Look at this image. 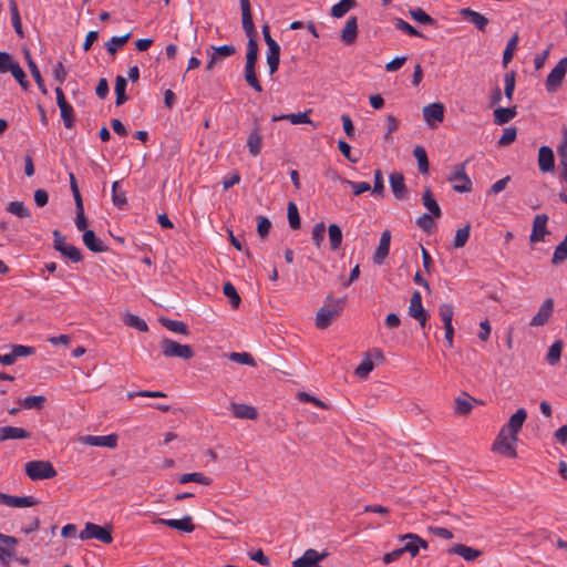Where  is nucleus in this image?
I'll use <instances>...</instances> for the list:
<instances>
[{"mask_svg": "<svg viewBox=\"0 0 567 567\" xmlns=\"http://www.w3.org/2000/svg\"><path fill=\"white\" fill-rule=\"evenodd\" d=\"M326 303L321 307L316 316V326L319 329L328 328L334 318L340 316L346 305V298L334 299L332 293H329L326 298Z\"/></svg>", "mask_w": 567, "mask_h": 567, "instance_id": "obj_1", "label": "nucleus"}, {"mask_svg": "<svg viewBox=\"0 0 567 567\" xmlns=\"http://www.w3.org/2000/svg\"><path fill=\"white\" fill-rule=\"evenodd\" d=\"M470 159L461 164H456L452 167L447 181L452 184V187L457 193H470L473 188V183L466 174V165Z\"/></svg>", "mask_w": 567, "mask_h": 567, "instance_id": "obj_2", "label": "nucleus"}, {"mask_svg": "<svg viewBox=\"0 0 567 567\" xmlns=\"http://www.w3.org/2000/svg\"><path fill=\"white\" fill-rule=\"evenodd\" d=\"M25 474L32 481L49 480L56 475V471L49 461H30L24 466Z\"/></svg>", "mask_w": 567, "mask_h": 567, "instance_id": "obj_3", "label": "nucleus"}, {"mask_svg": "<svg viewBox=\"0 0 567 567\" xmlns=\"http://www.w3.org/2000/svg\"><path fill=\"white\" fill-rule=\"evenodd\" d=\"M162 354L166 358H181L189 360L195 355L193 348L188 344H181L169 338L161 341Z\"/></svg>", "mask_w": 567, "mask_h": 567, "instance_id": "obj_4", "label": "nucleus"}, {"mask_svg": "<svg viewBox=\"0 0 567 567\" xmlns=\"http://www.w3.org/2000/svg\"><path fill=\"white\" fill-rule=\"evenodd\" d=\"M517 441L518 437L513 439L512 434L501 429L495 442L493 443V451L503 456L514 458L517 456L515 447Z\"/></svg>", "mask_w": 567, "mask_h": 567, "instance_id": "obj_5", "label": "nucleus"}, {"mask_svg": "<svg viewBox=\"0 0 567 567\" xmlns=\"http://www.w3.org/2000/svg\"><path fill=\"white\" fill-rule=\"evenodd\" d=\"M82 540L95 538L104 544H111L113 540L110 526H100L94 523H86L80 533Z\"/></svg>", "mask_w": 567, "mask_h": 567, "instance_id": "obj_6", "label": "nucleus"}, {"mask_svg": "<svg viewBox=\"0 0 567 567\" xmlns=\"http://www.w3.org/2000/svg\"><path fill=\"white\" fill-rule=\"evenodd\" d=\"M567 73V58H563L550 71L546 79V90L548 92H555L560 85Z\"/></svg>", "mask_w": 567, "mask_h": 567, "instance_id": "obj_7", "label": "nucleus"}, {"mask_svg": "<svg viewBox=\"0 0 567 567\" xmlns=\"http://www.w3.org/2000/svg\"><path fill=\"white\" fill-rule=\"evenodd\" d=\"M422 113L426 124L431 128H435L444 120V105L441 102L427 104L423 107Z\"/></svg>", "mask_w": 567, "mask_h": 567, "instance_id": "obj_8", "label": "nucleus"}, {"mask_svg": "<svg viewBox=\"0 0 567 567\" xmlns=\"http://www.w3.org/2000/svg\"><path fill=\"white\" fill-rule=\"evenodd\" d=\"M328 556V553L324 550L321 554L316 549H307L301 557L295 559L292 561L293 567H321L319 563L323 560Z\"/></svg>", "mask_w": 567, "mask_h": 567, "instance_id": "obj_9", "label": "nucleus"}, {"mask_svg": "<svg viewBox=\"0 0 567 567\" xmlns=\"http://www.w3.org/2000/svg\"><path fill=\"white\" fill-rule=\"evenodd\" d=\"M548 216L546 214H538L535 216L533 220V228L529 236V240L532 244H536L538 241H544L545 236L549 235L547 229Z\"/></svg>", "mask_w": 567, "mask_h": 567, "instance_id": "obj_10", "label": "nucleus"}, {"mask_svg": "<svg viewBox=\"0 0 567 567\" xmlns=\"http://www.w3.org/2000/svg\"><path fill=\"white\" fill-rule=\"evenodd\" d=\"M241 9L243 29L249 39H256L257 30L255 28L249 0H239Z\"/></svg>", "mask_w": 567, "mask_h": 567, "instance_id": "obj_11", "label": "nucleus"}, {"mask_svg": "<svg viewBox=\"0 0 567 567\" xmlns=\"http://www.w3.org/2000/svg\"><path fill=\"white\" fill-rule=\"evenodd\" d=\"M554 312V299L547 298L529 322L530 327H542L548 322Z\"/></svg>", "mask_w": 567, "mask_h": 567, "instance_id": "obj_12", "label": "nucleus"}, {"mask_svg": "<svg viewBox=\"0 0 567 567\" xmlns=\"http://www.w3.org/2000/svg\"><path fill=\"white\" fill-rule=\"evenodd\" d=\"M527 419V412L525 409H518L508 420V422L502 427L505 432L512 434L513 439L518 437V433L523 427L524 422Z\"/></svg>", "mask_w": 567, "mask_h": 567, "instance_id": "obj_13", "label": "nucleus"}, {"mask_svg": "<svg viewBox=\"0 0 567 567\" xmlns=\"http://www.w3.org/2000/svg\"><path fill=\"white\" fill-rule=\"evenodd\" d=\"M118 436L117 434H109V435H86L81 439V441L91 446H105L110 449H114L117 445Z\"/></svg>", "mask_w": 567, "mask_h": 567, "instance_id": "obj_14", "label": "nucleus"}, {"mask_svg": "<svg viewBox=\"0 0 567 567\" xmlns=\"http://www.w3.org/2000/svg\"><path fill=\"white\" fill-rule=\"evenodd\" d=\"M447 554L458 555L466 561H474L482 555V551L464 544H455L447 549Z\"/></svg>", "mask_w": 567, "mask_h": 567, "instance_id": "obj_15", "label": "nucleus"}, {"mask_svg": "<svg viewBox=\"0 0 567 567\" xmlns=\"http://www.w3.org/2000/svg\"><path fill=\"white\" fill-rule=\"evenodd\" d=\"M538 166L543 173H548L555 168L554 152L549 146H542L538 151Z\"/></svg>", "mask_w": 567, "mask_h": 567, "instance_id": "obj_16", "label": "nucleus"}, {"mask_svg": "<svg viewBox=\"0 0 567 567\" xmlns=\"http://www.w3.org/2000/svg\"><path fill=\"white\" fill-rule=\"evenodd\" d=\"M358 37V19L357 17L352 16L349 17L344 28L341 31V41L346 45H351L355 42Z\"/></svg>", "mask_w": 567, "mask_h": 567, "instance_id": "obj_17", "label": "nucleus"}, {"mask_svg": "<svg viewBox=\"0 0 567 567\" xmlns=\"http://www.w3.org/2000/svg\"><path fill=\"white\" fill-rule=\"evenodd\" d=\"M31 437V433L22 427L2 426L0 427V442L8 440H27Z\"/></svg>", "mask_w": 567, "mask_h": 567, "instance_id": "obj_18", "label": "nucleus"}, {"mask_svg": "<svg viewBox=\"0 0 567 567\" xmlns=\"http://www.w3.org/2000/svg\"><path fill=\"white\" fill-rule=\"evenodd\" d=\"M157 523L185 533H192L195 529V525L193 524V519L190 516H184L181 519L158 518Z\"/></svg>", "mask_w": 567, "mask_h": 567, "instance_id": "obj_19", "label": "nucleus"}, {"mask_svg": "<svg viewBox=\"0 0 567 567\" xmlns=\"http://www.w3.org/2000/svg\"><path fill=\"white\" fill-rule=\"evenodd\" d=\"M392 193L396 199H403L406 196L408 188L404 176L401 173H392L389 177Z\"/></svg>", "mask_w": 567, "mask_h": 567, "instance_id": "obj_20", "label": "nucleus"}, {"mask_svg": "<svg viewBox=\"0 0 567 567\" xmlns=\"http://www.w3.org/2000/svg\"><path fill=\"white\" fill-rule=\"evenodd\" d=\"M390 241H391V233L389 230H384L381 234V238L379 241V246L373 256V260L375 264H382L385 257L389 255L390 250Z\"/></svg>", "mask_w": 567, "mask_h": 567, "instance_id": "obj_21", "label": "nucleus"}, {"mask_svg": "<svg viewBox=\"0 0 567 567\" xmlns=\"http://www.w3.org/2000/svg\"><path fill=\"white\" fill-rule=\"evenodd\" d=\"M230 410L237 419L256 420L258 416L256 408L244 403L233 402L230 404Z\"/></svg>", "mask_w": 567, "mask_h": 567, "instance_id": "obj_22", "label": "nucleus"}, {"mask_svg": "<svg viewBox=\"0 0 567 567\" xmlns=\"http://www.w3.org/2000/svg\"><path fill=\"white\" fill-rule=\"evenodd\" d=\"M24 58H25L28 68L30 70V73L33 76L39 90L41 91L42 94L47 95L48 89H47L44 81L41 76L40 70H39L37 63L34 62V60L32 59L29 50H24Z\"/></svg>", "mask_w": 567, "mask_h": 567, "instance_id": "obj_23", "label": "nucleus"}, {"mask_svg": "<svg viewBox=\"0 0 567 567\" xmlns=\"http://www.w3.org/2000/svg\"><path fill=\"white\" fill-rule=\"evenodd\" d=\"M247 146L250 155L257 156L261 152L262 147V135L259 125H255L247 138Z\"/></svg>", "mask_w": 567, "mask_h": 567, "instance_id": "obj_24", "label": "nucleus"}, {"mask_svg": "<svg viewBox=\"0 0 567 567\" xmlns=\"http://www.w3.org/2000/svg\"><path fill=\"white\" fill-rule=\"evenodd\" d=\"M461 14L463 18L467 19L471 23H473L480 31H485L486 25L488 24V19L485 18L483 14L470 8L462 9Z\"/></svg>", "mask_w": 567, "mask_h": 567, "instance_id": "obj_25", "label": "nucleus"}, {"mask_svg": "<svg viewBox=\"0 0 567 567\" xmlns=\"http://www.w3.org/2000/svg\"><path fill=\"white\" fill-rule=\"evenodd\" d=\"M39 504V501L33 496H13L8 495L6 496V504L9 507H32Z\"/></svg>", "mask_w": 567, "mask_h": 567, "instance_id": "obj_26", "label": "nucleus"}, {"mask_svg": "<svg viewBox=\"0 0 567 567\" xmlns=\"http://www.w3.org/2000/svg\"><path fill=\"white\" fill-rule=\"evenodd\" d=\"M83 243L93 252H104L107 251V247L103 244L101 239L95 236L93 230H85L83 234Z\"/></svg>", "mask_w": 567, "mask_h": 567, "instance_id": "obj_27", "label": "nucleus"}, {"mask_svg": "<svg viewBox=\"0 0 567 567\" xmlns=\"http://www.w3.org/2000/svg\"><path fill=\"white\" fill-rule=\"evenodd\" d=\"M422 203L424 207L433 215L435 218H440L442 216V210L434 198L432 190L430 187H426L422 195Z\"/></svg>", "mask_w": 567, "mask_h": 567, "instance_id": "obj_28", "label": "nucleus"}, {"mask_svg": "<svg viewBox=\"0 0 567 567\" xmlns=\"http://www.w3.org/2000/svg\"><path fill=\"white\" fill-rule=\"evenodd\" d=\"M311 111L301 112V113H290L285 115H274L271 117L272 122H278L281 120H288L291 124H312L309 113Z\"/></svg>", "mask_w": 567, "mask_h": 567, "instance_id": "obj_29", "label": "nucleus"}, {"mask_svg": "<svg viewBox=\"0 0 567 567\" xmlns=\"http://www.w3.org/2000/svg\"><path fill=\"white\" fill-rule=\"evenodd\" d=\"M517 115V107H497L494 111V123L497 125H504L512 121Z\"/></svg>", "mask_w": 567, "mask_h": 567, "instance_id": "obj_30", "label": "nucleus"}, {"mask_svg": "<svg viewBox=\"0 0 567 567\" xmlns=\"http://www.w3.org/2000/svg\"><path fill=\"white\" fill-rule=\"evenodd\" d=\"M473 402H476V400L464 393L463 396L455 399V412L458 415H467L473 409Z\"/></svg>", "mask_w": 567, "mask_h": 567, "instance_id": "obj_31", "label": "nucleus"}, {"mask_svg": "<svg viewBox=\"0 0 567 567\" xmlns=\"http://www.w3.org/2000/svg\"><path fill=\"white\" fill-rule=\"evenodd\" d=\"M280 63V45L268 47L267 51V64L269 66V73L272 75L277 72Z\"/></svg>", "mask_w": 567, "mask_h": 567, "instance_id": "obj_32", "label": "nucleus"}, {"mask_svg": "<svg viewBox=\"0 0 567 567\" xmlns=\"http://www.w3.org/2000/svg\"><path fill=\"white\" fill-rule=\"evenodd\" d=\"M357 7L355 0H340L338 3L332 6L331 16L333 18H342L346 16L351 9Z\"/></svg>", "mask_w": 567, "mask_h": 567, "instance_id": "obj_33", "label": "nucleus"}, {"mask_svg": "<svg viewBox=\"0 0 567 567\" xmlns=\"http://www.w3.org/2000/svg\"><path fill=\"white\" fill-rule=\"evenodd\" d=\"M329 244L331 250H338L342 243V230L337 224L328 227Z\"/></svg>", "mask_w": 567, "mask_h": 567, "instance_id": "obj_34", "label": "nucleus"}, {"mask_svg": "<svg viewBox=\"0 0 567 567\" xmlns=\"http://www.w3.org/2000/svg\"><path fill=\"white\" fill-rule=\"evenodd\" d=\"M413 155L417 161V167L421 174L429 173V158L426 151L423 146L416 145L413 150Z\"/></svg>", "mask_w": 567, "mask_h": 567, "instance_id": "obj_35", "label": "nucleus"}, {"mask_svg": "<svg viewBox=\"0 0 567 567\" xmlns=\"http://www.w3.org/2000/svg\"><path fill=\"white\" fill-rule=\"evenodd\" d=\"M7 212L11 215H14L19 218H29L31 217L30 209L24 205L23 202L14 200L10 202L7 206Z\"/></svg>", "mask_w": 567, "mask_h": 567, "instance_id": "obj_36", "label": "nucleus"}, {"mask_svg": "<svg viewBox=\"0 0 567 567\" xmlns=\"http://www.w3.org/2000/svg\"><path fill=\"white\" fill-rule=\"evenodd\" d=\"M257 61H258V43H257L256 39H249L247 42L245 68H256Z\"/></svg>", "mask_w": 567, "mask_h": 567, "instance_id": "obj_37", "label": "nucleus"}, {"mask_svg": "<svg viewBox=\"0 0 567 567\" xmlns=\"http://www.w3.org/2000/svg\"><path fill=\"white\" fill-rule=\"evenodd\" d=\"M425 309L422 305V296L421 292L415 290L412 293L409 306V316L413 318L414 316H421Z\"/></svg>", "mask_w": 567, "mask_h": 567, "instance_id": "obj_38", "label": "nucleus"}, {"mask_svg": "<svg viewBox=\"0 0 567 567\" xmlns=\"http://www.w3.org/2000/svg\"><path fill=\"white\" fill-rule=\"evenodd\" d=\"M563 351V341L557 340L555 341L548 349V352L546 354V361L549 365H556L560 361Z\"/></svg>", "mask_w": 567, "mask_h": 567, "instance_id": "obj_39", "label": "nucleus"}, {"mask_svg": "<svg viewBox=\"0 0 567 567\" xmlns=\"http://www.w3.org/2000/svg\"><path fill=\"white\" fill-rule=\"evenodd\" d=\"M18 544L16 537L3 535L0 533V551L8 557L14 555V546Z\"/></svg>", "mask_w": 567, "mask_h": 567, "instance_id": "obj_40", "label": "nucleus"}, {"mask_svg": "<svg viewBox=\"0 0 567 567\" xmlns=\"http://www.w3.org/2000/svg\"><path fill=\"white\" fill-rule=\"evenodd\" d=\"M9 9H10L11 22H12L16 33L19 37H23L22 23H21V19H20V14H19V9H18V4L14 0H9Z\"/></svg>", "mask_w": 567, "mask_h": 567, "instance_id": "obj_41", "label": "nucleus"}, {"mask_svg": "<svg viewBox=\"0 0 567 567\" xmlns=\"http://www.w3.org/2000/svg\"><path fill=\"white\" fill-rule=\"evenodd\" d=\"M161 323L169 331L187 336L189 333L187 324L183 321L172 320L168 318H161Z\"/></svg>", "mask_w": 567, "mask_h": 567, "instance_id": "obj_42", "label": "nucleus"}, {"mask_svg": "<svg viewBox=\"0 0 567 567\" xmlns=\"http://www.w3.org/2000/svg\"><path fill=\"white\" fill-rule=\"evenodd\" d=\"M178 482L181 484L195 482L202 485H209L212 483V480L199 472H193L181 475Z\"/></svg>", "mask_w": 567, "mask_h": 567, "instance_id": "obj_43", "label": "nucleus"}, {"mask_svg": "<svg viewBox=\"0 0 567 567\" xmlns=\"http://www.w3.org/2000/svg\"><path fill=\"white\" fill-rule=\"evenodd\" d=\"M411 18L419 23L436 27V20L430 17L423 9L414 8L409 11Z\"/></svg>", "mask_w": 567, "mask_h": 567, "instance_id": "obj_44", "label": "nucleus"}, {"mask_svg": "<svg viewBox=\"0 0 567 567\" xmlns=\"http://www.w3.org/2000/svg\"><path fill=\"white\" fill-rule=\"evenodd\" d=\"M131 38V33H126L121 37H112L106 43L105 49L106 51L114 55L117 52V49L123 47Z\"/></svg>", "mask_w": 567, "mask_h": 567, "instance_id": "obj_45", "label": "nucleus"}, {"mask_svg": "<svg viewBox=\"0 0 567 567\" xmlns=\"http://www.w3.org/2000/svg\"><path fill=\"white\" fill-rule=\"evenodd\" d=\"M287 217L289 221V226L297 230L301 227L300 215L297 205L293 202L288 203L287 207Z\"/></svg>", "mask_w": 567, "mask_h": 567, "instance_id": "obj_46", "label": "nucleus"}, {"mask_svg": "<svg viewBox=\"0 0 567 567\" xmlns=\"http://www.w3.org/2000/svg\"><path fill=\"white\" fill-rule=\"evenodd\" d=\"M470 234H471V225L470 224H466L464 227L458 228L456 230V234H455V237L453 240V247L456 249L463 248L470 238Z\"/></svg>", "mask_w": 567, "mask_h": 567, "instance_id": "obj_47", "label": "nucleus"}, {"mask_svg": "<svg viewBox=\"0 0 567 567\" xmlns=\"http://www.w3.org/2000/svg\"><path fill=\"white\" fill-rule=\"evenodd\" d=\"M47 402L45 396L43 395H30L24 398L23 400H20V404L24 409H37L40 410L43 408L44 403Z\"/></svg>", "mask_w": 567, "mask_h": 567, "instance_id": "obj_48", "label": "nucleus"}, {"mask_svg": "<svg viewBox=\"0 0 567 567\" xmlns=\"http://www.w3.org/2000/svg\"><path fill=\"white\" fill-rule=\"evenodd\" d=\"M118 182H114L112 185V202L114 206H116L120 209H123L127 204V199L125 192L118 190Z\"/></svg>", "mask_w": 567, "mask_h": 567, "instance_id": "obj_49", "label": "nucleus"}, {"mask_svg": "<svg viewBox=\"0 0 567 567\" xmlns=\"http://www.w3.org/2000/svg\"><path fill=\"white\" fill-rule=\"evenodd\" d=\"M224 295L229 299L230 305L234 309L240 305V296L238 295L235 286L231 282H226L223 287Z\"/></svg>", "mask_w": 567, "mask_h": 567, "instance_id": "obj_50", "label": "nucleus"}, {"mask_svg": "<svg viewBox=\"0 0 567 567\" xmlns=\"http://www.w3.org/2000/svg\"><path fill=\"white\" fill-rule=\"evenodd\" d=\"M124 323L128 327L137 329L138 331L146 332L148 330L146 321L132 313H128L124 317Z\"/></svg>", "mask_w": 567, "mask_h": 567, "instance_id": "obj_51", "label": "nucleus"}, {"mask_svg": "<svg viewBox=\"0 0 567 567\" xmlns=\"http://www.w3.org/2000/svg\"><path fill=\"white\" fill-rule=\"evenodd\" d=\"M326 236V225L323 221L317 223L311 233V238L317 248H321Z\"/></svg>", "mask_w": 567, "mask_h": 567, "instance_id": "obj_52", "label": "nucleus"}, {"mask_svg": "<svg viewBox=\"0 0 567 567\" xmlns=\"http://www.w3.org/2000/svg\"><path fill=\"white\" fill-rule=\"evenodd\" d=\"M373 368L374 364L370 358V354H367L362 362L355 368V374L360 379H365L373 370Z\"/></svg>", "mask_w": 567, "mask_h": 567, "instance_id": "obj_53", "label": "nucleus"}, {"mask_svg": "<svg viewBox=\"0 0 567 567\" xmlns=\"http://www.w3.org/2000/svg\"><path fill=\"white\" fill-rule=\"evenodd\" d=\"M60 254L63 257L70 259L72 262H80L82 260V258H83L80 248H78V247H75L73 245H70V244L64 246V248L61 249Z\"/></svg>", "mask_w": 567, "mask_h": 567, "instance_id": "obj_54", "label": "nucleus"}, {"mask_svg": "<svg viewBox=\"0 0 567 567\" xmlns=\"http://www.w3.org/2000/svg\"><path fill=\"white\" fill-rule=\"evenodd\" d=\"M517 42H518L517 34H515L514 37H512L508 40L506 48L504 50V53H503V65L504 66H506L513 60L514 51L517 48Z\"/></svg>", "mask_w": 567, "mask_h": 567, "instance_id": "obj_55", "label": "nucleus"}, {"mask_svg": "<svg viewBox=\"0 0 567 567\" xmlns=\"http://www.w3.org/2000/svg\"><path fill=\"white\" fill-rule=\"evenodd\" d=\"M35 352V348L29 347V346H22V344H16L12 346V351L9 353L12 358V364L17 361L20 357H28Z\"/></svg>", "mask_w": 567, "mask_h": 567, "instance_id": "obj_56", "label": "nucleus"}, {"mask_svg": "<svg viewBox=\"0 0 567 567\" xmlns=\"http://www.w3.org/2000/svg\"><path fill=\"white\" fill-rule=\"evenodd\" d=\"M228 358L230 361L239 364L256 365L254 358L248 352H231Z\"/></svg>", "mask_w": 567, "mask_h": 567, "instance_id": "obj_57", "label": "nucleus"}, {"mask_svg": "<svg viewBox=\"0 0 567 567\" xmlns=\"http://www.w3.org/2000/svg\"><path fill=\"white\" fill-rule=\"evenodd\" d=\"M504 84H505V89H504L505 97L508 101H512L513 94L515 91V72L514 71L507 72L504 75Z\"/></svg>", "mask_w": 567, "mask_h": 567, "instance_id": "obj_58", "label": "nucleus"}, {"mask_svg": "<svg viewBox=\"0 0 567 567\" xmlns=\"http://www.w3.org/2000/svg\"><path fill=\"white\" fill-rule=\"evenodd\" d=\"M210 50H213L218 58H228L236 53V48L233 44H223L220 47L209 45L207 54H209Z\"/></svg>", "mask_w": 567, "mask_h": 567, "instance_id": "obj_59", "label": "nucleus"}, {"mask_svg": "<svg viewBox=\"0 0 567 567\" xmlns=\"http://www.w3.org/2000/svg\"><path fill=\"white\" fill-rule=\"evenodd\" d=\"M245 80L256 92L262 91V86L256 75L255 68H245Z\"/></svg>", "mask_w": 567, "mask_h": 567, "instance_id": "obj_60", "label": "nucleus"}, {"mask_svg": "<svg viewBox=\"0 0 567 567\" xmlns=\"http://www.w3.org/2000/svg\"><path fill=\"white\" fill-rule=\"evenodd\" d=\"M18 62L8 52L0 51V73L11 72Z\"/></svg>", "mask_w": 567, "mask_h": 567, "instance_id": "obj_61", "label": "nucleus"}, {"mask_svg": "<svg viewBox=\"0 0 567 567\" xmlns=\"http://www.w3.org/2000/svg\"><path fill=\"white\" fill-rule=\"evenodd\" d=\"M439 315L443 321L444 327L452 326V320H453V315H454L452 305H450V303L441 305L439 308Z\"/></svg>", "mask_w": 567, "mask_h": 567, "instance_id": "obj_62", "label": "nucleus"}, {"mask_svg": "<svg viewBox=\"0 0 567 567\" xmlns=\"http://www.w3.org/2000/svg\"><path fill=\"white\" fill-rule=\"evenodd\" d=\"M394 25L398 30H401L411 37H423L420 31L401 18L395 19Z\"/></svg>", "mask_w": 567, "mask_h": 567, "instance_id": "obj_63", "label": "nucleus"}, {"mask_svg": "<svg viewBox=\"0 0 567 567\" xmlns=\"http://www.w3.org/2000/svg\"><path fill=\"white\" fill-rule=\"evenodd\" d=\"M61 117L63 120V124L66 128H71L74 125V111L72 105L66 104L60 107Z\"/></svg>", "mask_w": 567, "mask_h": 567, "instance_id": "obj_64", "label": "nucleus"}]
</instances>
